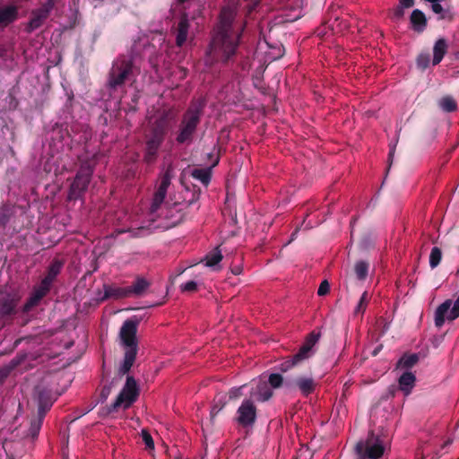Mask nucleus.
<instances>
[{"label": "nucleus", "instance_id": "21", "mask_svg": "<svg viewBox=\"0 0 459 459\" xmlns=\"http://www.w3.org/2000/svg\"><path fill=\"white\" fill-rule=\"evenodd\" d=\"M64 266V261L58 258H54L48 267L47 275L42 279L44 281L52 286L56 276L60 273Z\"/></svg>", "mask_w": 459, "mask_h": 459}, {"label": "nucleus", "instance_id": "47", "mask_svg": "<svg viewBox=\"0 0 459 459\" xmlns=\"http://www.w3.org/2000/svg\"><path fill=\"white\" fill-rule=\"evenodd\" d=\"M404 7H402L400 4L394 9V18L396 20H400L404 16Z\"/></svg>", "mask_w": 459, "mask_h": 459}, {"label": "nucleus", "instance_id": "57", "mask_svg": "<svg viewBox=\"0 0 459 459\" xmlns=\"http://www.w3.org/2000/svg\"><path fill=\"white\" fill-rule=\"evenodd\" d=\"M45 415H46V412L45 411H40L39 409H38V415L37 417H35L34 419H40L41 420V422H43V420L45 418Z\"/></svg>", "mask_w": 459, "mask_h": 459}, {"label": "nucleus", "instance_id": "23", "mask_svg": "<svg viewBox=\"0 0 459 459\" xmlns=\"http://www.w3.org/2000/svg\"><path fill=\"white\" fill-rule=\"evenodd\" d=\"M447 51V43L445 39H438L433 48V59L434 65H438Z\"/></svg>", "mask_w": 459, "mask_h": 459}, {"label": "nucleus", "instance_id": "48", "mask_svg": "<svg viewBox=\"0 0 459 459\" xmlns=\"http://www.w3.org/2000/svg\"><path fill=\"white\" fill-rule=\"evenodd\" d=\"M397 387L395 385H390L386 391V394H384L382 396L383 399L385 400H387L389 399L390 397H394L395 396V394H396V391H397Z\"/></svg>", "mask_w": 459, "mask_h": 459}, {"label": "nucleus", "instance_id": "25", "mask_svg": "<svg viewBox=\"0 0 459 459\" xmlns=\"http://www.w3.org/2000/svg\"><path fill=\"white\" fill-rule=\"evenodd\" d=\"M438 107L445 112L451 113L457 109L456 100L450 95L442 97L438 102Z\"/></svg>", "mask_w": 459, "mask_h": 459}, {"label": "nucleus", "instance_id": "39", "mask_svg": "<svg viewBox=\"0 0 459 459\" xmlns=\"http://www.w3.org/2000/svg\"><path fill=\"white\" fill-rule=\"evenodd\" d=\"M50 288L51 285L41 280L39 285L34 289L32 293L39 295L42 299L49 292Z\"/></svg>", "mask_w": 459, "mask_h": 459}, {"label": "nucleus", "instance_id": "8", "mask_svg": "<svg viewBox=\"0 0 459 459\" xmlns=\"http://www.w3.org/2000/svg\"><path fill=\"white\" fill-rule=\"evenodd\" d=\"M22 299L20 291L11 287H4L0 291V318L9 320L17 314V307Z\"/></svg>", "mask_w": 459, "mask_h": 459}, {"label": "nucleus", "instance_id": "6", "mask_svg": "<svg viewBox=\"0 0 459 459\" xmlns=\"http://www.w3.org/2000/svg\"><path fill=\"white\" fill-rule=\"evenodd\" d=\"M140 389L133 376H127L126 384L117 396L115 402L106 408L107 413L117 412L119 409H129L138 399Z\"/></svg>", "mask_w": 459, "mask_h": 459}, {"label": "nucleus", "instance_id": "45", "mask_svg": "<svg viewBox=\"0 0 459 459\" xmlns=\"http://www.w3.org/2000/svg\"><path fill=\"white\" fill-rule=\"evenodd\" d=\"M225 404H226V402L222 401L221 399H219L218 401H216L211 410L212 416L213 417L217 413H219L223 409Z\"/></svg>", "mask_w": 459, "mask_h": 459}, {"label": "nucleus", "instance_id": "38", "mask_svg": "<svg viewBox=\"0 0 459 459\" xmlns=\"http://www.w3.org/2000/svg\"><path fill=\"white\" fill-rule=\"evenodd\" d=\"M37 395H38V402L43 403V402H52L51 400V394L50 391L45 387H39L38 386L36 388Z\"/></svg>", "mask_w": 459, "mask_h": 459}, {"label": "nucleus", "instance_id": "61", "mask_svg": "<svg viewBox=\"0 0 459 459\" xmlns=\"http://www.w3.org/2000/svg\"><path fill=\"white\" fill-rule=\"evenodd\" d=\"M458 425H459V422H458Z\"/></svg>", "mask_w": 459, "mask_h": 459}, {"label": "nucleus", "instance_id": "26", "mask_svg": "<svg viewBox=\"0 0 459 459\" xmlns=\"http://www.w3.org/2000/svg\"><path fill=\"white\" fill-rule=\"evenodd\" d=\"M166 195L167 191L158 186L154 193L152 203L150 208L151 213H154L158 211L161 204L164 202Z\"/></svg>", "mask_w": 459, "mask_h": 459}, {"label": "nucleus", "instance_id": "59", "mask_svg": "<svg viewBox=\"0 0 459 459\" xmlns=\"http://www.w3.org/2000/svg\"><path fill=\"white\" fill-rule=\"evenodd\" d=\"M356 221H357V218H355V217L351 219V228H353V226H354V224H355Z\"/></svg>", "mask_w": 459, "mask_h": 459}, {"label": "nucleus", "instance_id": "20", "mask_svg": "<svg viewBox=\"0 0 459 459\" xmlns=\"http://www.w3.org/2000/svg\"><path fill=\"white\" fill-rule=\"evenodd\" d=\"M151 286V282L142 276H137L132 285L127 287L129 297L143 296L147 289Z\"/></svg>", "mask_w": 459, "mask_h": 459}, {"label": "nucleus", "instance_id": "22", "mask_svg": "<svg viewBox=\"0 0 459 459\" xmlns=\"http://www.w3.org/2000/svg\"><path fill=\"white\" fill-rule=\"evenodd\" d=\"M415 380L416 377L411 372H404L398 379V388L407 395L413 388Z\"/></svg>", "mask_w": 459, "mask_h": 459}, {"label": "nucleus", "instance_id": "37", "mask_svg": "<svg viewBox=\"0 0 459 459\" xmlns=\"http://www.w3.org/2000/svg\"><path fill=\"white\" fill-rule=\"evenodd\" d=\"M115 385H116V380L112 379L110 382H108V384H106L102 386L100 393V398H99L100 403H104L107 401V399L109 396V394H111L112 388L115 386Z\"/></svg>", "mask_w": 459, "mask_h": 459}, {"label": "nucleus", "instance_id": "9", "mask_svg": "<svg viewBox=\"0 0 459 459\" xmlns=\"http://www.w3.org/2000/svg\"><path fill=\"white\" fill-rule=\"evenodd\" d=\"M92 173L93 167L89 162H84L82 164L74 181L70 186L67 196L68 200L75 201L82 196L90 184Z\"/></svg>", "mask_w": 459, "mask_h": 459}, {"label": "nucleus", "instance_id": "24", "mask_svg": "<svg viewBox=\"0 0 459 459\" xmlns=\"http://www.w3.org/2000/svg\"><path fill=\"white\" fill-rule=\"evenodd\" d=\"M272 387L268 386L267 383L262 382L256 385L255 391L252 394L259 402L268 401L273 394Z\"/></svg>", "mask_w": 459, "mask_h": 459}, {"label": "nucleus", "instance_id": "42", "mask_svg": "<svg viewBox=\"0 0 459 459\" xmlns=\"http://www.w3.org/2000/svg\"><path fill=\"white\" fill-rule=\"evenodd\" d=\"M134 238H143L151 234V230L148 227H140L130 230Z\"/></svg>", "mask_w": 459, "mask_h": 459}, {"label": "nucleus", "instance_id": "52", "mask_svg": "<svg viewBox=\"0 0 459 459\" xmlns=\"http://www.w3.org/2000/svg\"><path fill=\"white\" fill-rule=\"evenodd\" d=\"M25 356L24 355H17L15 358H13L11 361L12 366L9 368L11 370L18 366L23 359Z\"/></svg>", "mask_w": 459, "mask_h": 459}, {"label": "nucleus", "instance_id": "49", "mask_svg": "<svg viewBox=\"0 0 459 459\" xmlns=\"http://www.w3.org/2000/svg\"><path fill=\"white\" fill-rule=\"evenodd\" d=\"M11 368H0V385H3L5 379L10 375Z\"/></svg>", "mask_w": 459, "mask_h": 459}, {"label": "nucleus", "instance_id": "1", "mask_svg": "<svg viewBox=\"0 0 459 459\" xmlns=\"http://www.w3.org/2000/svg\"><path fill=\"white\" fill-rule=\"evenodd\" d=\"M244 26L234 23V13L223 8L220 22L212 37L204 59L205 65L212 66L217 62L227 64L236 56Z\"/></svg>", "mask_w": 459, "mask_h": 459}, {"label": "nucleus", "instance_id": "31", "mask_svg": "<svg viewBox=\"0 0 459 459\" xmlns=\"http://www.w3.org/2000/svg\"><path fill=\"white\" fill-rule=\"evenodd\" d=\"M369 300L368 293L364 291L354 309V316L363 315Z\"/></svg>", "mask_w": 459, "mask_h": 459}, {"label": "nucleus", "instance_id": "33", "mask_svg": "<svg viewBox=\"0 0 459 459\" xmlns=\"http://www.w3.org/2000/svg\"><path fill=\"white\" fill-rule=\"evenodd\" d=\"M43 422H41L40 419H31L30 428L28 430V436H30L32 439L38 437L40 429L42 427Z\"/></svg>", "mask_w": 459, "mask_h": 459}, {"label": "nucleus", "instance_id": "14", "mask_svg": "<svg viewBox=\"0 0 459 459\" xmlns=\"http://www.w3.org/2000/svg\"><path fill=\"white\" fill-rule=\"evenodd\" d=\"M411 28L417 33H422L428 25V20L425 13L420 10L415 9L411 12L410 16Z\"/></svg>", "mask_w": 459, "mask_h": 459}, {"label": "nucleus", "instance_id": "54", "mask_svg": "<svg viewBox=\"0 0 459 459\" xmlns=\"http://www.w3.org/2000/svg\"><path fill=\"white\" fill-rule=\"evenodd\" d=\"M220 149H221L220 147H218V146H214V147H213V152H210V153H208V154H207L208 159H209L210 160H212V162H213V161H214V160H215V157H216L217 155H219V156H220Z\"/></svg>", "mask_w": 459, "mask_h": 459}, {"label": "nucleus", "instance_id": "13", "mask_svg": "<svg viewBox=\"0 0 459 459\" xmlns=\"http://www.w3.org/2000/svg\"><path fill=\"white\" fill-rule=\"evenodd\" d=\"M320 338V333L311 332L305 339L304 343L297 352V357H299L303 361L309 359L314 354L313 347L318 342Z\"/></svg>", "mask_w": 459, "mask_h": 459}, {"label": "nucleus", "instance_id": "18", "mask_svg": "<svg viewBox=\"0 0 459 459\" xmlns=\"http://www.w3.org/2000/svg\"><path fill=\"white\" fill-rule=\"evenodd\" d=\"M18 18V9L14 5L0 7V27L4 28Z\"/></svg>", "mask_w": 459, "mask_h": 459}, {"label": "nucleus", "instance_id": "12", "mask_svg": "<svg viewBox=\"0 0 459 459\" xmlns=\"http://www.w3.org/2000/svg\"><path fill=\"white\" fill-rule=\"evenodd\" d=\"M431 4V11L437 15L438 21H446L451 22L455 20V13L454 8L446 4H442L443 0H424Z\"/></svg>", "mask_w": 459, "mask_h": 459}, {"label": "nucleus", "instance_id": "34", "mask_svg": "<svg viewBox=\"0 0 459 459\" xmlns=\"http://www.w3.org/2000/svg\"><path fill=\"white\" fill-rule=\"evenodd\" d=\"M442 259V251L439 247H434L431 249L430 255H429V265L430 267L436 268L441 262Z\"/></svg>", "mask_w": 459, "mask_h": 459}, {"label": "nucleus", "instance_id": "3", "mask_svg": "<svg viewBox=\"0 0 459 459\" xmlns=\"http://www.w3.org/2000/svg\"><path fill=\"white\" fill-rule=\"evenodd\" d=\"M139 320L136 317L127 319L124 322L120 329V339L125 347L124 359L118 368V375L128 374L133 367L138 352L136 333Z\"/></svg>", "mask_w": 459, "mask_h": 459}, {"label": "nucleus", "instance_id": "16", "mask_svg": "<svg viewBox=\"0 0 459 459\" xmlns=\"http://www.w3.org/2000/svg\"><path fill=\"white\" fill-rule=\"evenodd\" d=\"M189 27L187 14L184 13L181 15L177 27L176 45L178 47H182L186 41Z\"/></svg>", "mask_w": 459, "mask_h": 459}, {"label": "nucleus", "instance_id": "36", "mask_svg": "<svg viewBox=\"0 0 459 459\" xmlns=\"http://www.w3.org/2000/svg\"><path fill=\"white\" fill-rule=\"evenodd\" d=\"M40 300H41V299H40L39 295L31 293L30 297L27 299L25 304L22 306V312L23 313L30 312L34 307H36L39 303Z\"/></svg>", "mask_w": 459, "mask_h": 459}, {"label": "nucleus", "instance_id": "32", "mask_svg": "<svg viewBox=\"0 0 459 459\" xmlns=\"http://www.w3.org/2000/svg\"><path fill=\"white\" fill-rule=\"evenodd\" d=\"M172 177V169L169 167L165 170V172L160 176V184L158 186L160 187L161 189H164L165 191H168V188L171 184Z\"/></svg>", "mask_w": 459, "mask_h": 459}, {"label": "nucleus", "instance_id": "15", "mask_svg": "<svg viewBox=\"0 0 459 459\" xmlns=\"http://www.w3.org/2000/svg\"><path fill=\"white\" fill-rule=\"evenodd\" d=\"M220 162V157L217 155L211 167L205 169H194L191 172L193 178L199 180L203 185L208 186L212 178V169Z\"/></svg>", "mask_w": 459, "mask_h": 459}, {"label": "nucleus", "instance_id": "5", "mask_svg": "<svg viewBox=\"0 0 459 459\" xmlns=\"http://www.w3.org/2000/svg\"><path fill=\"white\" fill-rule=\"evenodd\" d=\"M135 66L131 57L126 56H117L112 63V66L108 74L107 86L108 89L116 91L125 85V83L134 79L137 74L134 73Z\"/></svg>", "mask_w": 459, "mask_h": 459}, {"label": "nucleus", "instance_id": "28", "mask_svg": "<svg viewBox=\"0 0 459 459\" xmlns=\"http://www.w3.org/2000/svg\"><path fill=\"white\" fill-rule=\"evenodd\" d=\"M302 362L303 360L299 357H297L296 353L293 356L286 359L283 362H281L279 365V370L283 373L288 372L289 370H290L294 367L299 366Z\"/></svg>", "mask_w": 459, "mask_h": 459}, {"label": "nucleus", "instance_id": "46", "mask_svg": "<svg viewBox=\"0 0 459 459\" xmlns=\"http://www.w3.org/2000/svg\"><path fill=\"white\" fill-rule=\"evenodd\" d=\"M330 291V284L328 281L324 280L317 290L318 296H325Z\"/></svg>", "mask_w": 459, "mask_h": 459}, {"label": "nucleus", "instance_id": "4", "mask_svg": "<svg viewBox=\"0 0 459 459\" xmlns=\"http://www.w3.org/2000/svg\"><path fill=\"white\" fill-rule=\"evenodd\" d=\"M204 107V105L202 102H194L183 114L176 135L178 144L189 145L192 143L201 122Z\"/></svg>", "mask_w": 459, "mask_h": 459}, {"label": "nucleus", "instance_id": "40", "mask_svg": "<svg viewBox=\"0 0 459 459\" xmlns=\"http://www.w3.org/2000/svg\"><path fill=\"white\" fill-rule=\"evenodd\" d=\"M429 63L430 56L429 54H420L416 59L417 66L421 70H425L429 66Z\"/></svg>", "mask_w": 459, "mask_h": 459}, {"label": "nucleus", "instance_id": "10", "mask_svg": "<svg viewBox=\"0 0 459 459\" xmlns=\"http://www.w3.org/2000/svg\"><path fill=\"white\" fill-rule=\"evenodd\" d=\"M256 419L257 408L255 401L251 398L244 399L237 410L236 422L243 428H248L255 423Z\"/></svg>", "mask_w": 459, "mask_h": 459}, {"label": "nucleus", "instance_id": "41", "mask_svg": "<svg viewBox=\"0 0 459 459\" xmlns=\"http://www.w3.org/2000/svg\"><path fill=\"white\" fill-rule=\"evenodd\" d=\"M141 436L143 443L146 446V448L148 449H153L154 448V442L152 439V437L151 436L150 432L147 429H142Z\"/></svg>", "mask_w": 459, "mask_h": 459}, {"label": "nucleus", "instance_id": "11", "mask_svg": "<svg viewBox=\"0 0 459 459\" xmlns=\"http://www.w3.org/2000/svg\"><path fill=\"white\" fill-rule=\"evenodd\" d=\"M316 384L312 377L300 376L295 379H286L285 387L288 389H293L297 387L300 393L307 396L314 393Z\"/></svg>", "mask_w": 459, "mask_h": 459}, {"label": "nucleus", "instance_id": "19", "mask_svg": "<svg viewBox=\"0 0 459 459\" xmlns=\"http://www.w3.org/2000/svg\"><path fill=\"white\" fill-rule=\"evenodd\" d=\"M48 16L49 15L40 8L33 10L31 12L30 19L26 27V31L32 32L33 30L39 29L40 26L43 25V23L48 18Z\"/></svg>", "mask_w": 459, "mask_h": 459}, {"label": "nucleus", "instance_id": "35", "mask_svg": "<svg viewBox=\"0 0 459 459\" xmlns=\"http://www.w3.org/2000/svg\"><path fill=\"white\" fill-rule=\"evenodd\" d=\"M285 381L282 376L279 373H272L268 377V384L270 387L277 389L285 386Z\"/></svg>", "mask_w": 459, "mask_h": 459}, {"label": "nucleus", "instance_id": "30", "mask_svg": "<svg viewBox=\"0 0 459 459\" xmlns=\"http://www.w3.org/2000/svg\"><path fill=\"white\" fill-rule=\"evenodd\" d=\"M369 264L366 261H358L355 264L354 271L359 280L364 281L368 276Z\"/></svg>", "mask_w": 459, "mask_h": 459}, {"label": "nucleus", "instance_id": "58", "mask_svg": "<svg viewBox=\"0 0 459 459\" xmlns=\"http://www.w3.org/2000/svg\"><path fill=\"white\" fill-rule=\"evenodd\" d=\"M395 146H393L390 149L389 154H388V161L391 163L393 161L394 154Z\"/></svg>", "mask_w": 459, "mask_h": 459}, {"label": "nucleus", "instance_id": "7", "mask_svg": "<svg viewBox=\"0 0 459 459\" xmlns=\"http://www.w3.org/2000/svg\"><path fill=\"white\" fill-rule=\"evenodd\" d=\"M384 451L383 440L372 431L368 433L366 440H360L355 446L358 459H379Z\"/></svg>", "mask_w": 459, "mask_h": 459}, {"label": "nucleus", "instance_id": "44", "mask_svg": "<svg viewBox=\"0 0 459 459\" xmlns=\"http://www.w3.org/2000/svg\"><path fill=\"white\" fill-rule=\"evenodd\" d=\"M60 1L61 0H47L39 8L49 15L55 5Z\"/></svg>", "mask_w": 459, "mask_h": 459}, {"label": "nucleus", "instance_id": "43", "mask_svg": "<svg viewBox=\"0 0 459 459\" xmlns=\"http://www.w3.org/2000/svg\"><path fill=\"white\" fill-rule=\"evenodd\" d=\"M180 290L183 292H195L197 290V283L195 281H189L180 285Z\"/></svg>", "mask_w": 459, "mask_h": 459}, {"label": "nucleus", "instance_id": "55", "mask_svg": "<svg viewBox=\"0 0 459 459\" xmlns=\"http://www.w3.org/2000/svg\"><path fill=\"white\" fill-rule=\"evenodd\" d=\"M399 4L404 8H411L415 4L414 0H399Z\"/></svg>", "mask_w": 459, "mask_h": 459}, {"label": "nucleus", "instance_id": "17", "mask_svg": "<svg viewBox=\"0 0 459 459\" xmlns=\"http://www.w3.org/2000/svg\"><path fill=\"white\" fill-rule=\"evenodd\" d=\"M104 295L101 298V300H105L108 299H120L129 297L127 287L123 288L117 285H103Z\"/></svg>", "mask_w": 459, "mask_h": 459}, {"label": "nucleus", "instance_id": "50", "mask_svg": "<svg viewBox=\"0 0 459 459\" xmlns=\"http://www.w3.org/2000/svg\"><path fill=\"white\" fill-rule=\"evenodd\" d=\"M241 388L242 387H238V388H231L229 392V397L230 399H236V398H238L239 396H241Z\"/></svg>", "mask_w": 459, "mask_h": 459}, {"label": "nucleus", "instance_id": "60", "mask_svg": "<svg viewBox=\"0 0 459 459\" xmlns=\"http://www.w3.org/2000/svg\"><path fill=\"white\" fill-rule=\"evenodd\" d=\"M186 0H177L178 4H184Z\"/></svg>", "mask_w": 459, "mask_h": 459}, {"label": "nucleus", "instance_id": "56", "mask_svg": "<svg viewBox=\"0 0 459 459\" xmlns=\"http://www.w3.org/2000/svg\"><path fill=\"white\" fill-rule=\"evenodd\" d=\"M231 272L235 275H238L242 273V268L240 266H235L231 269Z\"/></svg>", "mask_w": 459, "mask_h": 459}, {"label": "nucleus", "instance_id": "53", "mask_svg": "<svg viewBox=\"0 0 459 459\" xmlns=\"http://www.w3.org/2000/svg\"><path fill=\"white\" fill-rule=\"evenodd\" d=\"M52 404H53V402L39 403L38 409H39L40 411H45L47 413V411L51 408Z\"/></svg>", "mask_w": 459, "mask_h": 459}, {"label": "nucleus", "instance_id": "2", "mask_svg": "<svg viewBox=\"0 0 459 459\" xmlns=\"http://www.w3.org/2000/svg\"><path fill=\"white\" fill-rule=\"evenodd\" d=\"M169 129V122L166 116L157 118L146 129L143 136L144 147L143 160L147 165H152L159 157L160 149Z\"/></svg>", "mask_w": 459, "mask_h": 459}, {"label": "nucleus", "instance_id": "51", "mask_svg": "<svg viewBox=\"0 0 459 459\" xmlns=\"http://www.w3.org/2000/svg\"><path fill=\"white\" fill-rule=\"evenodd\" d=\"M9 221V215L7 214V212L5 211H1L0 212V226H3L4 227L7 222Z\"/></svg>", "mask_w": 459, "mask_h": 459}, {"label": "nucleus", "instance_id": "29", "mask_svg": "<svg viewBox=\"0 0 459 459\" xmlns=\"http://www.w3.org/2000/svg\"><path fill=\"white\" fill-rule=\"evenodd\" d=\"M222 258L223 256L221 250L216 247L205 255V265L208 267H213L217 265L222 260Z\"/></svg>", "mask_w": 459, "mask_h": 459}, {"label": "nucleus", "instance_id": "27", "mask_svg": "<svg viewBox=\"0 0 459 459\" xmlns=\"http://www.w3.org/2000/svg\"><path fill=\"white\" fill-rule=\"evenodd\" d=\"M419 361V356L416 353L404 354L397 362V368H411Z\"/></svg>", "mask_w": 459, "mask_h": 459}]
</instances>
